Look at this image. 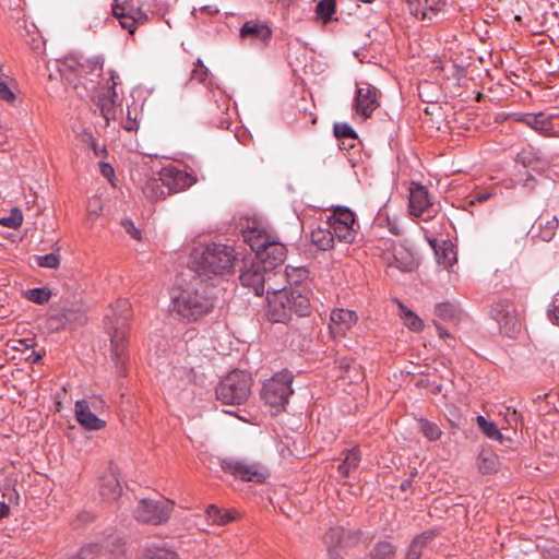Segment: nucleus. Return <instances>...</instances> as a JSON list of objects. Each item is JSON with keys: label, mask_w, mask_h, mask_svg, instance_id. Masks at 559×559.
<instances>
[{"label": "nucleus", "mask_w": 559, "mask_h": 559, "mask_svg": "<svg viewBox=\"0 0 559 559\" xmlns=\"http://www.w3.org/2000/svg\"><path fill=\"white\" fill-rule=\"evenodd\" d=\"M104 59L94 57L92 59L78 55H68L58 60V70L69 85L83 98L87 95L88 88L81 79L94 82V78H99L103 72Z\"/></svg>", "instance_id": "nucleus-1"}, {"label": "nucleus", "mask_w": 559, "mask_h": 559, "mask_svg": "<svg viewBox=\"0 0 559 559\" xmlns=\"http://www.w3.org/2000/svg\"><path fill=\"white\" fill-rule=\"evenodd\" d=\"M215 287L203 282L182 290L173 299V308L188 321H197L213 312L216 305Z\"/></svg>", "instance_id": "nucleus-2"}, {"label": "nucleus", "mask_w": 559, "mask_h": 559, "mask_svg": "<svg viewBox=\"0 0 559 559\" xmlns=\"http://www.w3.org/2000/svg\"><path fill=\"white\" fill-rule=\"evenodd\" d=\"M132 317V306L128 299L119 298L107 308L103 323L112 349H123L131 345L130 321Z\"/></svg>", "instance_id": "nucleus-3"}, {"label": "nucleus", "mask_w": 559, "mask_h": 559, "mask_svg": "<svg viewBox=\"0 0 559 559\" xmlns=\"http://www.w3.org/2000/svg\"><path fill=\"white\" fill-rule=\"evenodd\" d=\"M238 254L235 248L228 245H207L197 261V272L202 275L229 274L235 267Z\"/></svg>", "instance_id": "nucleus-4"}, {"label": "nucleus", "mask_w": 559, "mask_h": 559, "mask_svg": "<svg viewBox=\"0 0 559 559\" xmlns=\"http://www.w3.org/2000/svg\"><path fill=\"white\" fill-rule=\"evenodd\" d=\"M252 378L249 372L235 370L216 388V397L226 405H240L251 394Z\"/></svg>", "instance_id": "nucleus-5"}, {"label": "nucleus", "mask_w": 559, "mask_h": 559, "mask_svg": "<svg viewBox=\"0 0 559 559\" xmlns=\"http://www.w3.org/2000/svg\"><path fill=\"white\" fill-rule=\"evenodd\" d=\"M294 376L287 369L275 373L263 383L262 399L275 412L283 411L288 403V397L293 394L292 382Z\"/></svg>", "instance_id": "nucleus-6"}, {"label": "nucleus", "mask_w": 559, "mask_h": 559, "mask_svg": "<svg viewBox=\"0 0 559 559\" xmlns=\"http://www.w3.org/2000/svg\"><path fill=\"white\" fill-rule=\"evenodd\" d=\"M195 182V178L183 170L176 168L166 169L164 178L146 182L145 192H153L151 198H162L171 192H178L190 188Z\"/></svg>", "instance_id": "nucleus-7"}, {"label": "nucleus", "mask_w": 559, "mask_h": 559, "mask_svg": "<svg viewBox=\"0 0 559 559\" xmlns=\"http://www.w3.org/2000/svg\"><path fill=\"white\" fill-rule=\"evenodd\" d=\"M490 317L498 322L500 331L508 337L514 338L521 332L520 313L512 301L503 299L493 302Z\"/></svg>", "instance_id": "nucleus-8"}, {"label": "nucleus", "mask_w": 559, "mask_h": 559, "mask_svg": "<svg viewBox=\"0 0 559 559\" xmlns=\"http://www.w3.org/2000/svg\"><path fill=\"white\" fill-rule=\"evenodd\" d=\"M221 468L245 481L263 483L269 477L267 468L258 462H246L238 459H222Z\"/></svg>", "instance_id": "nucleus-9"}, {"label": "nucleus", "mask_w": 559, "mask_h": 559, "mask_svg": "<svg viewBox=\"0 0 559 559\" xmlns=\"http://www.w3.org/2000/svg\"><path fill=\"white\" fill-rule=\"evenodd\" d=\"M171 511L173 503L169 501L142 499L134 511V516L140 522L160 525L168 521Z\"/></svg>", "instance_id": "nucleus-10"}, {"label": "nucleus", "mask_w": 559, "mask_h": 559, "mask_svg": "<svg viewBox=\"0 0 559 559\" xmlns=\"http://www.w3.org/2000/svg\"><path fill=\"white\" fill-rule=\"evenodd\" d=\"M112 14L119 21L122 28L133 35L136 25L147 21V15L140 9L129 4L127 0H114Z\"/></svg>", "instance_id": "nucleus-11"}, {"label": "nucleus", "mask_w": 559, "mask_h": 559, "mask_svg": "<svg viewBox=\"0 0 559 559\" xmlns=\"http://www.w3.org/2000/svg\"><path fill=\"white\" fill-rule=\"evenodd\" d=\"M274 273H271L254 260L249 266L241 270L239 281L243 287L249 288L255 296H263L265 293V284Z\"/></svg>", "instance_id": "nucleus-12"}, {"label": "nucleus", "mask_w": 559, "mask_h": 559, "mask_svg": "<svg viewBox=\"0 0 559 559\" xmlns=\"http://www.w3.org/2000/svg\"><path fill=\"white\" fill-rule=\"evenodd\" d=\"M286 255V246L272 237L271 240L258 251L254 261L262 265L264 270L273 273L277 266L284 263Z\"/></svg>", "instance_id": "nucleus-13"}, {"label": "nucleus", "mask_w": 559, "mask_h": 559, "mask_svg": "<svg viewBox=\"0 0 559 559\" xmlns=\"http://www.w3.org/2000/svg\"><path fill=\"white\" fill-rule=\"evenodd\" d=\"M267 317L272 322L286 323L292 319L293 310L289 297H287V287L272 289V295L267 296Z\"/></svg>", "instance_id": "nucleus-14"}, {"label": "nucleus", "mask_w": 559, "mask_h": 559, "mask_svg": "<svg viewBox=\"0 0 559 559\" xmlns=\"http://www.w3.org/2000/svg\"><path fill=\"white\" fill-rule=\"evenodd\" d=\"M438 212L429 197L428 190L420 183L413 182L409 189V213L414 216H423L425 221L435 216Z\"/></svg>", "instance_id": "nucleus-15"}, {"label": "nucleus", "mask_w": 559, "mask_h": 559, "mask_svg": "<svg viewBox=\"0 0 559 559\" xmlns=\"http://www.w3.org/2000/svg\"><path fill=\"white\" fill-rule=\"evenodd\" d=\"M379 91L373 85L362 82L357 85L354 107L358 115L365 119L371 117L372 112L380 106Z\"/></svg>", "instance_id": "nucleus-16"}, {"label": "nucleus", "mask_w": 559, "mask_h": 559, "mask_svg": "<svg viewBox=\"0 0 559 559\" xmlns=\"http://www.w3.org/2000/svg\"><path fill=\"white\" fill-rule=\"evenodd\" d=\"M310 295L311 289L307 283L296 281L294 285L292 284L287 288V297H289L293 313L298 317H307L311 313Z\"/></svg>", "instance_id": "nucleus-17"}, {"label": "nucleus", "mask_w": 559, "mask_h": 559, "mask_svg": "<svg viewBox=\"0 0 559 559\" xmlns=\"http://www.w3.org/2000/svg\"><path fill=\"white\" fill-rule=\"evenodd\" d=\"M358 316L349 309H334L330 316L329 330L331 336L337 341L346 335V332L356 324Z\"/></svg>", "instance_id": "nucleus-18"}, {"label": "nucleus", "mask_w": 559, "mask_h": 559, "mask_svg": "<svg viewBox=\"0 0 559 559\" xmlns=\"http://www.w3.org/2000/svg\"><path fill=\"white\" fill-rule=\"evenodd\" d=\"M75 418L87 430H99L106 425L105 420L92 413L85 400H80L75 403Z\"/></svg>", "instance_id": "nucleus-19"}, {"label": "nucleus", "mask_w": 559, "mask_h": 559, "mask_svg": "<svg viewBox=\"0 0 559 559\" xmlns=\"http://www.w3.org/2000/svg\"><path fill=\"white\" fill-rule=\"evenodd\" d=\"M240 36L267 45L272 37V29L260 21H247L240 28Z\"/></svg>", "instance_id": "nucleus-20"}, {"label": "nucleus", "mask_w": 559, "mask_h": 559, "mask_svg": "<svg viewBox=\"0 0 559 559\" xmlns=\"http://www.w3.org/2000/svg\"><path fill=\"white\" fill-rule=\"evenodd\" d=\"M122 491L118 474L115 469L109 468L100 477L99 492L106 500L117 499Z\"/></svg>", "instance_id": "nucleus-21"}, {"label": "nucleus", "mask_w": 559, "mask_h": 559, "mask_svg": "<svg viewBox=\"0 0 559 559\" xmlns=\"http://www.w3.org/2000/svg\"><path fill=\"white\" fill-rule=\"evenodd\" d=\"M559 222L557 216L549 214H542L536 223L533 225L532 230L538 229V233L534 237H538L543 241H550L558 229Z\"/></svg>", "instance_id": "nucleus-22"}, {"label": "nucleus", "mask_w": 559, "mask_h": 559, "mask_svg": "<svg viewBox=\"0 0 559 559\" xmlns=\"http://www.w3.org/2000/svg\"><path fill=\"white\" fill-rule=\"evenodd\" d=\"M522 123H525L544 135H550L554 130L550 117L542 111L537 114H525L522 116Z\"/></svg>", "instance_id": "nucleus-23"}, {"label": "nucleus", "mask_w": 559, "mask_h": 559, "mask_svg": "<svg viewBox=\"0 0 559 559\" xmlns=\"http://www.w3.org/2000/svg\"><path fill=\"white\" fill-rule=\"evenodd\" d=\"M346 538H349V535L340 526L332 527L325 533L324 544L328 547L329 559H342L334 552L333 548L336 546L347 545Z\"/></svg>", "instance_id": "nucleus-24"}, {"label": "nucleus", "mask_w": 559, "mask_h": 559, "mask_svg": "<svg viewBox=\"0 0 559 559\" xmlns=\"http://www.w3.org/2000/svg\"><path fill=\"white\" fill-rule=\"evenodd\" d=\"M271 235L258 228H248L242 231L243 242H246L251 250L255 252V254L264 247V245H266V242L271 240Z\"/></svg>", "instance_id": "nucleus-25"}, {"label": "nucleus", "mask_w": 559, "mask_h": 559, "mask_svg": "<svg viewBox=\"0 0 559 559\" xmlns=\"http://www.w3.org/2000/svg\"><path fill=\"white\" fill-rule=\"evenodd\" d=\"M311 242L320 250H329L334 246V234L329 225L326 227L318 226L310 234Z\"/></svg>", "instance_id": "nucleus-26"}, {"label": "nucleus", "mask_w": 559, "mask_h": 559, "mask_svg": "<svg viewBox=\"0 0 559 559\" xmlns=\"http://www.w3.org/2000/svg\"><path fill=\"white\" fill-rule=\"evenodd\" d=\"M116 82L112 83L111 86V95H99L97 99V107L103 116V118L106 120V124H109V121L116 118V107H115V100L114 97L116 96L115 92Z\"/></svg>", "instance_id": "nucleus-27"}, {"label": "nucleus", "mask_w": 559, "mask_h": 559, "mask_svg": "<svg viewBox=\"0 0 559 559\" xmlns=\"http://www.w3.org/2000/svg\"><path fill=\"white\" fill-rule=\"evenodd\" d=\"M429 243L435 250L436 257L438 259V263L444 265L445 267H450L456 261L455 252L453 250V245L450 241H443V246L437 248V240H429Z\"/></svg>", "instance_id": "nucleus-28"}, {"label": "nucleus", "mask_w": 559, "mask_h": 559, "mask_svg": "<svg viewBox=\"0 0 559 559\" xmlns=\"http://www.w3.org/2000/svg\"><path fill=\"white\" fill-rule=\"evenodd\" d=\"M436 316L453 324H457L463 316L462 310L451 302H440L436 306Z\"/></svg>", "instance_id": "nucleus-29"}, {"label": "nucleus", "mask_w": 559, "mask_h": 559, "mask_svg": "<svg viewBox=\"0 0 559 559\" xmlns=\"http://www.w3.org/2000/svg\"><path fill=\"white\" fill-rule=\"evenodd\" d=\"M205 513L207 521L215 525H226L235 520V514L230 510L219 509L215 504H210Z\"/></svg>", "instance_id": "nucleus-30"}, {"label": "nucleus", "mask_w": 559, "mask_h": 559, "mask_svg": "<svg viewBox=\"0 0 559 559\" xmlns=\"http://www.w3.org/2000/svg\"><path fill=\"white\" fill-rule=\"evenodd\" d=\"M325 225L330 226L332 234H334V239L337 238L340 241L345 243H353L355 241L358 233L357 226L333 223H325Z\"/></svg>", "instance_id": "nucleus-31"}, {"label": "nucleus", "mask_w": 559, "mask_h": 559, "mask_svg": "<svg viewBox=\"0 0 559 559\" xmlns=\"http://www.w3.org/2000/svg\"><path fill=\"white\" fill-rule=\"evenodd\" d=\"M432 533L426 532L414 538L408 547L406 559H419L424 548L432 540Z\"/></svg>", "instance_id": "nucleus-32"}, {"label": "nucleus", "mask_w": 559, "mask_h": 559, "mask_svg": "<svg viewBox=\"0 0 559 559\" xmlns=\"http://www.w3.org/2000/svg\"><path fill=\"white\" fill-rule=\"evenodd\" d=\"M360 463V453L357 449H352L346 452L343 462L338 465V472L343 476H349L355 469H357Z\"/></svg>", "instance_id": "nucleus-33"}, {"label": "nucleus", "mask_w": 559, "mask_h": 559, "mask_svg": "<svg viewBox=\"0 0 559 559\" xmlns=\"http://www.w3.org/2000/svg\"><path fill=\"white\" fill-rule=\"evenodd\" d=\"M399 308L400 317L409 330L418 332L423 329V320L417 314L405 307L401 301H399Z\"/></svg>", "instance_id": "nucleus-34"}, {"label": "nucleus", "mask_w": 559, "mask_h": 559, "mask_svg": "<svg viewBox=\"0 0 559 559\" xmlns=\"http://www.w3.org/2000/svg\"><path fill=\"white\" fill-rule=\"evenodd\" d=\"M326 223L353 225L359 227L356 222V215L347 207H337Z\"/></svg>", "instance_id": "nucleus-35"}, {"label": "nucleus", "mask_w": 559, "mask_h": 559, "mask_svg": "<svg viewBox=\"0 0 559 559\" xmlns=\"http://www.w3.org/2000/svg\"><path fill=\"white\" fill-rule=\"evenodd\" d=\"M335 12L336 0H320L316 7V13L322 20L323 24L330 23Z\"/></svg>", "instance_id": "nucleus-36"}, {"label": "nucleus", "mask_w": 559, "mask_h": 559, "mask_svg": "<svg viewBox=\"0 0 559 559\" xmlns=\"http://www.w3.org/2000/svg\"><path fill=\"white\" fill-rule=\"evenodd\" d=\"M476 420L478 427L488 438L499 442L503 441L504 437L497 428L495 423L488 421L484 416H478Z\"/></svg>", "instance_id": "nucleus-37"}, {"label": "nucleus", "mask_w": 559, "mask_h": 559, "mask_svg": "<svg viewBox=\"0 0 559 559\" xmlns=\"http://www.w3.org/2000/svg\"><path fill=\"white\" fill-rule=\"evenodd\" d=\"M419 431L430 441L439 440L442 436V431L439 426L427 419H419Z\"/></svg>", "instance_id": "nucleus-38"}, {"label": "nucleus", "mask_w": 559, "mask_h": 559, "mask_svg": "<svg viewBox=\"0 0 559 559\" xmlns=\"http://www.w3.org/2000/svg\"><path fill=\"white\" fill-rule=\"evenodd\" d=\"M333 130H334V135L338 140H349L352 142L348 143V146L349 147L355 146V141L357 140V133L350 126H348L347 123H335Z\"/></svg>", "instance_id": "nucleus-39"}, {"label": "nucleus", "mask_w": 559, "mask_h": 559, "mask_svg": "<svg viewBox=\"0 0 559 559\" xmlns=\"http://www.w3.org/2000/svg\"><path fill=\"white\" fill-rule=\"evenodd\" d=\"M515 162L523 165L524 167H531L535 169V165L539 163V158L536 156L533 147L527 146L522 148L516 154Z\"/></svg>", "instance_id": "nucleus-40"}, {"label": "nucleus", "mask_w": 559, "mask_h": 559, "mask_svg": "<svg viewBox=\"0 0 559 559\" xmlns=\"http://www.w3.org/2000/svg\"><path fill=\"white\" fill-rule=\"evenodd\" d=\"M25 297L34 304L44 305L49 301L51 292L46 287H37L28 289L25 293Z\"/></svg>", "instance_id": "nucleus-41"}, {"label": "nucleus", "mask_w": 559, "mask_h": 559, "mask_svg": "<svg viewBox=\"0 0 559 559\" xmlns=\"http://www.w3.org/2000/svg\"><path fill=\"white\" fill-rule=\"evenodd\" d=\"M395 554V547L389 542H380L376 545L372 556L376 559H391Z\"/></svg>", "instance_id": "nucleus-42"}, {"label": "nucleus", "mask_w": 559, "mask_h": 559, "mask_svg": "<svg viewBox=\"0 0 559 559\" xmlns=\"http://www.w3.org/2000/svg\"><path fill=\"white\" fill-rule=\"evenodd\" d=\"M390 265L395 266L403 272H411L414 270L415 262L408 253H406L405 258H400L399 254L395 252L393 253L392 261H390Z\"/></svg>", "instance_id": "nucleus-43"}, {"label": "nucleus", "mask_w": 559, "mask_h": 559, "mask_svg": "<svg viewBox=\"0 0 559 559\" xmlns=\"http://www.w3.org/2000/svg\"><path fill=\"white\" fill-rule=\"evenodd\" d=\"M36 263L41 267L57 269L60 264V255L57 251L45 255H35Z\"/></svg>", "instance_id": "nucleus-44"}, {"label": "nucleus", "mask_w": 559, "mask_h": 559, "mask_svg": "<svg viewBox=\"0 0 559 559\" xmlns=\"http://www.w3.org/2000/svg\"><path fill=\"white\" fill-rule=\"evenodd\" d=\"M286 274L290 285H294L296 281H299V283H306V280L309 277V271L304 266L292 269L287 266Z\"/></svg>", "instance_id": "nucleus-45"}, {"label": "nucleus", "mask_w": 559, "mask_h": 559, "mask_svg": "<svg viewBox=\"0 0 559 559\" xmlns=\"http://www.w3.org/2000/svg\"><path fill=\"white\" fill-rule=\"evenodd\" d=\"M23 215L19 209L12 210L9 216L0 218V224L8 228H17L22 225Z\"/></svg>", "instance_id": "nucleus-46"}, {"label": "nucleus", "mask_w": 559, "mask_h": 559, "mask_svg": "<svg viewBox=\"0 0 559 559\" xmlns=\"http://www.w3.org/2000/svg\"><path fill=\"white\" fill-rule=\"evenodd\" d=\"M10 78L7 74L0 73V98L5 102H13L15 95L9 87Z\"/></svg>", "instance_id": "nucleus-47"}, {"label": "nucleus", "mask_w": 559, "mask_h": 559, "mask_svg": "<svg viewBox=\"0 0 559 559\" xmlns=\"http://www.w3.org/2000/svg\"><path fill=\"white\" fill-rule=\"evenodd\" d=\"M209 76V69L203 64L201 59L194 62V68L191 71V79L203 83Z\"/></svg>", "instance_id": "nucleus-48"}, {"label": "nucleus", "mask_w": 559, "mask_h": 559, "mask_svg": "<svg viewBox=\"0 0 559 559\" xmlns=\"http://www.w3.org/2000/svg\"><path fill=\"white\" fill-rule=\"evenodd\" d=\"M406 2L412 15L420 20L427 19V12L424 11V0H406Z\"/></svg>", "instance_id": "nucleus-49"}, {"label": "nucleus", "mask_w": 559, "mask_h": 559, "mask_svg": "<svg viewBox=\"0 0 559 559\" xmlns=\"http://www.w3.org/2000/svg\"><path fill=\"white\" fill-rule=\"evenodd\" d=\"M507 411L504 416L507 426L518 428V426L522 424V415L516 409H511L510 407H508Z\"/></svg>", "instance_id": "nucleus-50"}, {"label": "nucleus", "mask_w": 559, "mask_h": 559, "mask_svg": "<svg viewBox=\"0 0 559 559\" xmlns=\"http://www.w3.org/2000/svg\"><path fill=\"white\" fill-rule=\"evenodd\" d=\"M444 5V0H424V11L427 12V19L430 20L429 13H438Z\"/></svg>", "instance_id": "nucleus-51"}, {"label": "nucleus", "mask_w": 559, "mask_h": 559, "mask_svg": "<svg viewBox=\"0 0 559 559\" xmlns=\"http://www.w3.org/2000/svg\"><path fill=\"white\" fill-rule=\"evenodd\" d=\"M103 205L99 198H93L88 201L87 213L91 219L98 217L102 214Z\"/></svg>", "instance_id": "nucleus-52"}, {"label": "nucleus", "mask_w": 559, "mask_h": 559, "mask_svg": "<svg viewBox=\"0 0 559 559\" xmlns=\"http://www.w3.org/2000/svg\"><path fill=\"white\" fill-rule=\"evenodd\" d=\"M496 468V460L495 457H487L481 455L480 456V463H479V469L483 473H490Z\"/></svg>", "instance_id": "nucleus-53"}, {"label": "nucleus", "mask_w": 559, "mask_h": 559, "mask_svg": "<svg viewBox=\"0 0 559 559\" xmlns=\"http://www.w3.org/2000/svg\"><path fill=\"white\" fill-rule=\"evenodd\" d=\"M84 135L88 138L90 147L96 156L105 155L107 153L106 147L99 146L91 132H84Z\"/></svg>", "instance_id": "nucleus-54"}, {"label": "nucleus", "mask_w": 559, "mask_h": 559, "mask_svg": "<svg viewBox=\"0 0 559 559\" xmlns=\"http://www.w3.org/2000/svg\"><path fill=\"white\" fill-rule=\"evenodd\" d=\"M122 226L124 227L126 231L135 240L141 239V231L134 226L133 222L131 219H123Z\"/></svg>", "instance_id": "nucleus-55"}, {"label": "nucleus", "mask_w": 559, "mask_h": 559, "mask_svg": "<svg viewBox=\"0 0 559 559\" xmlns=\"http://www.w3.org/2000/svg\"><path fill=\"white\" fill-rule=\"evenodd\" d=\"M98 551L99 548L97 545H88L80 550L79 557L80 559H93Z\"/></svg>", "instance_id": "nucleus-56"}, {"label": "nucleus", "mask_w": 559, "mask_h": 559, "mask_svg": "<svg viewBox=\"0 0 559 559\" xmlns=\"http://www.w3.org/2000/svg\"><path fill=\"white\" fill-rule=\"evenodd\" d=\"M62 317L67 320H76L80 324H83L86 320V317L81 311L67 310L62 313Z\"/></svg>", "instance_id": "nucleus-57"}, {"label": "nucleus", "mask_w": 559, "mask_h": 559, "mask_svg": "<svg viewBox=\"0 0 559 559\" xmlns=\"http://www.w3.org/2000/svg\"><path fill=\"white\" fill-rule=\"evenodd\" d=\"M99 170H100V174L107 178L109 181H111V178L115 176V170H114V167L108 164V163H105V162H100L99 163Z\"/></svg>", "instance_id": "nucleus-58"}, {"label": "nucleus", "mask_w": 559, "mask_h": 559, "mask_svg": "<svg viewBox=\"0 0 559 559\" xmlns=\"http://www.w3.org/2000/svg\"><path fill=\"white\" fill-rule=\"evenodd\" d=\"M122 127L127 131H136L139 128V122L135 119L130 117V111L128 112L127 120L122 123Z\"/></svg>", "instance_id": "nucleus-59"}, {"label": "nucleus", "mask_w": 559, "mask_h": 559, "mask_svg": "<svg viewBox=\"0 0 559 559\" xmlns=\"http://www.w3.org/2000/svg\"><path fill=\"white\" fill-rule=\"evenodd\" d=\"M489 197H490V194H489V193H480V194H478L474 200L469 201V203H468V204H469V205H474L475 203H481V202H484V201L488 200V199H489Z\"/></svg>", "instance_id": "nucleus-60"}, {"label": "nucleus", "mask_w": 559, "mask_h": 559, "mask_svg": "<svg viewBox=\"0 0 559 559\" xmlns=\"http://www.w3.org/2000/svg\"><path fill=\"white\" fill-rule=\"evenodd\" d=\"M550 319L554 323L559 325V304L554 306V310L550 312Z\"/></svg>", "instance_id": "nucleus-61"}, {"label": "nucleus", "mask_w": 559, "mask_h": 559, "mask_svg": "<svg viewBox=\"0 0 559 559\" xmlns=\"http://www.w3.org/2000/svg\"><path fill=\"white\" fill-rule=\"evenodd\" d=\"M435 324L438 330V334L441 338H444V340L450 338V340L454 341V338L441 325H439L438 323H435Z\"/></svg>", "instance_id": "nucleus-62"}, {"label": "nucleus", "mask_w": 559, "mask_h": 559, "mask_svg": "<svg viewBox=\"0 0 559 559\" xmlns=\"http://www.w3.org/2000/svg\"><path fill=\"white\" fill-rule=\"evenodd\" d=\"M43 358V355L39 352H32V354L26 358L29 362L36 364Z\"/></svg>", "instance_id": "nucleus-63"}, {"label": "nucleus", "mask_w": 559, "mask_h": 559, "mask_svg": "<svg viewBox=\"0 0 559 559\" xmlns=\"http://www.w3.org/2000/svg\"><path fill=\"white\" fill-rule=\"evenodd\" d=\"M10 507L5 502H0V520L8 516Z\"/></svg>", "instance_id": "nucleus-64"}]
</instances>
